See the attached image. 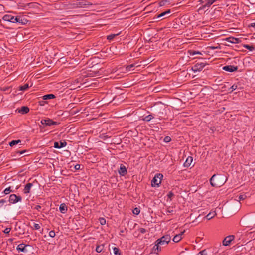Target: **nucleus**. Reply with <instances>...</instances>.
Segmentation results:
<instances>
[{"label":"nucleus","instance_id":"obj_1","mask_svg":"<svg viewBox=\"0 0 255 255\" xmlns=\"http://www.w3.org/2000/svg\"><path fill=\"white\" fill-rule=\"evenodd\" d=\"M226 181V178L222 175H213L210 179L211 185L213 187H220L224 185Z\"/></svg>","mask_w":255,"mask_h":255},{"label":"nucleus","instance_id":"obj_2","mask_svg":"<svg viewBox=\"0 0 255 255\" xmlns=\"http://www.w3.org/2000/svg\"><path fill=\"white\" fill-rule=\"evenodd\" d=\"M2 19L4 21H6L7 22H10L13 23H22V19L20 18V17L16 16L14 17L11 15L6 14L5 15Z\"/></svg>","mask_w":255,"mask_h":255},{"label":"nucleus","instance_id":"obj_3","mask_svg":"<svg viewBox=\"0 0 255 255\" xmlns=\"http://www.w3.org/2000/svg\"><path fill=\"white\" fill-rule=\"evenodd\" d=\"M163 176L162 174H156L151 182V186L152 187H158L161 183L162 179Z\"/></svg>","mask_w":255,"mask_h":255},{"label":"nucleus","instance_id":"obj_4","mask_svg":"<svg viewBox=\"0 0 255 255\" xmlns=\"http://www.w3.org/2000/svg\"><path fill=\"white\" fill-rule=\"evenodd\" d=\"M171 237L169 235H166L162 236L160 239L157 240L158 244H160L161 246H166L170 241Z\"/></svg>","mask_w":255,"mask_h":255},{"label":"nucleus","instance_id":"obj_5","mask_svg":"<svg viewBox=\"0 0 255 255\" xmlns=\"http://www.w3.org/2000/svg\"><path fill=\"white\" fill-rule=\"evenodd\" d=\"M206 65V63L205 62L197 63L192 67V70L194 72L200 71L204 68Z\"/></svg>","mask_w":255,"mask_h":255},{"label":"nucleus","instance_id":"obj_6","mask_svg":"<svg viewBox=\"0 0 255 255\" xmlns=\"http://www.w3.org/2000/svg\"><path fill=\"white\" fill-rule=\"evenodd\" d=\"M22 198L21 196H17L14 194L10 195L9 198V202L12 204H15L18 202H20Z\"/></svg>","mask_w":255,"mask_h":255},{"label":"nucleus","instance_id":"obj_7","mask_svg":"<svg viewBox=\"0 0 255 255\" xmlns=\"http://www.w3.org/2000/svg\"><path fill=\"white\" fill-rule=\"evenodd\" d=\"M41 123L42 125H44L48 126H50L52 125H56L58 124L57 122L53 121L52 120L49 119V118H47L45 119H42L41 121Z\"/></svg>","mask_w":255,"mask_h":255},{"label":"nucleus","instance_id":"obj_8","mask_svg":"<svg viewBox=\"0 0 255 255\" xmlns=\"http://www.w3.org/2000/svg\"><path fill=\"white\" fill-rule=\"evenodd\" d=\"M29 245H26L24 243L20 244L19 245H18L17 246V247L16 248V250L18 252H21L26 253L28 252L27 247H29Z\"/></svg>","mask_w":255,"mask_h":255},{"label":"nucleus","instance_id":"obj_9","mask_svg":"<svg viewBox=\"0 0 255 255\" xmlns=\"http://www.w3.org/2000/svg\"><path fill=\"white\" fill-rule=\"evenodd\" d=\"M234 238L235 236L234 235H229L226 237L223 241V245L225 246H229Z\"/></svg>","mask_w":255,"mask_h":255},{"label":"nucleus","instance_id":"obj_10","mask_svg":"<svg viewBox=\"0 0 255 255\" xmlns=\"http://www.w3.org/2000/svg\"><path fill=\"white\" fill-rule=\"evenodd\" d=\"M223 70L229 72H233L238 70V67L233 65H227L222 68Z\"/></svg>","mask_w":255,"mask_h":255},{"label":"nucleus","instance_id":"obj_11","mask_svg":"<svg viewBox=\"0 0 255 255\" xmlns=\"http://www.w3.org/2000/svg\"><path fill=\"white\" fill-rule=\"evenodd\" d=\"M171 13V11L170 9L162 12L161 13L158 14L157 16V18H162V19L169 17V14Z\"/></svg>","mask_w":255,"mask_h":255},{"label":"nucleus","instance_id":"obj_12","mask_svg":"<svg viewBox=\"0 0 255 255\" xmlns=\"http://www.w3.org/2000/svg\"><path fill=\"white\" fill-rule=\"evenodd\" d=\"M119 173L121 176H125L127 173V170L126 167L123 164H121L120 169L119 170Z\"/></svg>","mask_w":255,"mask_h":255},{"label":"nucleus","instance_id":"obj_13","mask_svg":"<svg viewBox=\"0 0 255 255\" xmlns=\"http://www.w3.org/2000/svg\"><path fill=\"white\" fill-rule=\"evenodd\" d=\"M66 145L67 143L65 141H60V142H55L54 144V147L55 148H61L66 146Z\"/></svg>","mask_w":255,"mask_h":255},{"label":"nucleus","instance_id":"obj_14","mask_svg":"<svg viewBox=\"0 0 255 255\" xmlns=\"http://www.w3.org/2000/svg\"><path fill=\"white\" fill-rule=\"evenodd\" d=\"M226 41L234 44L239 43L240 42L239 38H235L233 37H229L226 38Z\"/></svg>","mask_w":255,"mask_h":255},{"label":"nucleus","instance_id":"obj_15","mask_svg":"<svg viewBox=\"0 0 255 255\" xmlns=\"http://www.w3.org/2000/svg\"><path fill=\"white\" fill-rule=\"evenodd\" d=\"M161 245L160 244H158L157 240L155 242V245L153 247L152 252L155 254H158V253L161 250Z\"/></svg>","mask_w":255,"mask_h":255},{"label":"nucleus","instance_id":"obj_16","mask_svg":"<svg viewBox=\"0 0 255 255\" xmlns=\"http://www.w3.org/2000/svg\"><path fill=\"white\" fill-rule=\"evenodd\" d=\"M193 157L191 156H188L184 163V166L185 167H189L191 165Z\"/></svg>","mask_w":255,"mask_h":255},{"label":"nucleus","instance_id":"obj_17","mask_svg":"<svg viewBox=\"0 0 255 255\" xmlns=\"http://www.w3.org/2000/svg\"><path fill=\"white\" fill-rule=\"evenodd\" d=\"M33 186V184L31 183H28L26 184L23 190V192L25 194H28L30 192L31 188Z\"/></svg>","mask_w":255,"mask_h":255},{"label":"nucleus","instance_id":"obj_18","mask_svg":"<svg viewBox=\"0 0 255 255\" xmlns=\"http://www.w3.org/2000/svg\"><path fill=\"white\" fill-rule=\"evenodd\" d=\"M184 232H185V231L181 232V233H180L179 234L175 235L173 239V241L175 243H177V242H179L182 239V236L183 235Z\"/></svg>","mask_w":255,"mask_h":255},{"label":"nucleus","instance_id":"obj_19","mask_svg":"<svg viewBox=\"0 0 255 255\" xmlns=\"http://www.w3.org/2000/svg\"><path fill=\"white\" fill-rule=\"evenodd\" d=\"M60 212L63 214L66 213L67 211V207L65 204H61L59 207Z\"/></svg>","mask_w":255,"mask_h":255},{"label":"nucleus","instance_id":"obj_20","mask_svg":"<svg viewBox=\"0 0 255 255\" xmlns=\"http://www.w3.org/2000/svg\"><path fill=\"white\" fill-rule=\"evenodd\" d=\"M105 248V244H97L95 249V251L97 253H101L102 251L104 250Z\"/></svg>","mask_w":255,"mask_h":255},{"label":"nucleus","instance_id":"obj_21","mask_svg":"<svg viewBox=\"0 0 255 255\" xmlns=\"http://www.w3.org/2000/svg\"><path fill=\"white\" fill-rule=\"evenodd\" d=\"M29 111V109L28 107L22 106L20 110H19V113L22 114H27Z\"/></svg>","mask_w":255,"mask_h":255},{"label":"nucleus","instance_id":"obj_22","mask_svg":"<svg viewBox=\"0 0 255 255\" xmlns=\"http://www.w3.org/2000/svg\"><path fill=\"white\" fill-rule=\"evenodd\" d=\"M207 2L204 5H203L200 9H204L207 7H209L212 5L210 0H205Z\"/></svg>","mask_w":255,"mask_h":255},{"label":"nucleus","instance_id":"obj_23","mask_svg":"<svg viewBox=\"0 0 255 255\" xmlns=\"http://www.w3.org/2000/svg\"><path fill=\"white\" fill-rule=\"evenodd\" d=\"M216 215V213L215 211H211L209 214H207L206 217L208 220H210L212 218H213Z\"/></svg>","mask_w":255,"mask_h":255},{"label":"nucleus","instance_id":"obj_24","mask_svg":"<svg viewBox=\"0 0 255 255\" xmlns=\"http://www.w3.org/2000/svg\"><path fill=\"white\" fill-rule=\"evenodd\" d=\"M43 99L44 100H48V99H51L55 98V96L54 94H47L43 96Z\"/></svg>","mask_w":255,"mask_h":255},{"label":"nucleus","instance_id":"obj_25","mask_svg":"<svg viewBox=\"0 0 255 255\" xmlns=\"http://www.w3.org/2000/svg\"><path fill=\"white\" fill-rule=\"evenodd\" d=\"M120 34V32L117 33V34H112L110 35H109L107 36V39L108 40H113L116 36L119 35Z\"/></svg>","mask_w":255,"mask_h":255},{"label":"nucleus","instance_id":"obj_26","mask_svg":"<svg viewBox=\"0 0 255 255\" xmlns=\"http://www.w3.org/2000/svg\"><path fill=\"white\" fill-rule=\"evenodd\" d=\"M243 47L251 51H254L255 49L254 46L252 45H249L248 44H244Z\"/></svg>","mask_w":255,"mask_h":255},{"label":"nucleus","instance_id":"obj_27","mask_svg":"<svg viewBox=\"0 0 255 255\" xmlns=\"http://www.w3.org/2000/svg\"><path fill=\"white\" fill-rule=\"evenodd\" d=\"M154 117L152 116V115H149L148 116H145L143 119V120L146 122H149L152 119H153Z\"/></svg>","mask_w":255,"mask_h":255},{"label":"nucleus","instance_id":"obj_28","mask_svg":"<svg viewBox=\"0 0 255 255\" xmlns=\"http://www.w3.org/2000/svg\"><path fill=\"white\" fill-rule=\"evenodd\" d=\"M21 141L20 140H12L9 143V145L11 147H12L19 143H21Z\"/></svg>","mask_w":255,"mask_h":255},{"label":"nucleus","instance_id":"obj_29","mask_svg":"<svg viewBox=\"0 0 255 255\" xmlns=\"http://www.w3.org/2000/svg\"><path fill=\"white\" fill-rule=\"evenodd\" d=\"M190 56H193L196 54H200L201 55V53L199 51H194V50H189L188 51Z\"/></svg>","mask_w":255,"mask_h":255},{"label":"nucleus","instance_id":"obj_30","mask_svg":"<svg viewBox=\"0 0 255 255\" xmlns=\"http://www.w3.org/2000/svg\"><path fill=\"white\" fill-rule=\"evenodd\" d=\"M92 5L91 4H90L89 2H80L79 3V5L81 7H85L87 5Z\"/></svg>","mask_w":255,"mask_h":255},{"label":"nucleus","instance_id":"obj_31","mask_svg":"<svg viewBox=\"0 0 255 255\" xmlns=\"http://www.w3.org/2000/svg\"><path fill=\"white\" fill-rule=\"evenodd\" d=\"M135 67V65L134 64H132L127 66L126 67V69L127 71H130L132 70V68Z\"/></svg>","mask_w":255,"mask_h":255},{"label":"nucleus","instance_id":"obj_32","mask_svg":"<svg viewBox=\"0 0 255 255\" xmlns=\"http://www.w3.org/2000/svg\"><path fill=\"white\" fill-rule=\"evenodd\" d=\"M29 88L28 84H25L23 86H21L19 87V90L21 91H25L26 90Z\"/></svg>","mask_w":255,"mask_h":255},{"label":"nucleus","instance_id":"obj_33","mask_svg":"<svg viewBox=\"0 0 255 255\" xmlns=\"http://www.w3.org/2000/svg\"><path fill=\"white\" fill-rule=\"evenodd\" d=\"M7 202V201L5 199L0 200V208H2Z\"/></svg>","mask_w":255,"mask_h":255},{"label":"nucleus","instance_id":"obj_34","mask_svg":"<svg viewBox=\"0 0 255 255\" xmlns=\"http://www.w3.org/2000/svg\"><path fill=\"white\" fill-rule=\"evenodd\" d=\"M237 88V85L236 84H234L232 85L229 89V92L231 93L233 91L235 90Z\"/></svg>","mask_w":255,"mask_h":255},{"label":"nucleus","instance_id":"obj_35","mask_svg":"<svg viewBox=\"0 0 255 255\" xmlns=\"http://www.w3.org/2000/svg\"><path fill=\"white\" fill-rule=\"evenodd\" d=\"M14 192V191H12L11 189V187H9L8 188H6L4 190V193L5 194L7 195L8 194H9L10 192Z\"/></svg>","mask_w":255,"mask_h":255},{"label":"nucleus","instance_id":"obj_36","mask_svg":"<svg viewBox=\"0 0 255 255\" xmlns=\"http://www.w3.org/2000/svg\"><path fill=\"white\" fill-rule=\"evenodd\" d=\"M133 213L135 215H138L140 213V209L137 207L133 210Z\"/></svg>","mask_w":255,"mask_h":255},{"label":"nucleus","instance_id":"obj_37","mask_svg":"<svg viewBox=\"0 0 255 255\" xmlns=\"http://www.w3.org/2000/svg\"><path fill=\"white\" fill-rule=\"evenodd\" d=\"M99 220L101 225H104L106 224V219L104 218H100Z\"/></svg>","mask_w":255,"mask_h":255},{"label":"nucleus","instance_id":"obj_38","mask_svg":"<svg viewBox=\"0 0 255 255\" xmlns=\"http://www.w3.org/2000/svg\"><path fill=\"white\" fill-rule=\"evenodd\" d=\"M113 251L114 253L117 255H120V250L117 247H114L113 248Z\"/></svg>","mask_w":255,"mask_h":255},{"label":"nucleus","instance_id":"obj_39","mask_svg":"<svg viewBox=\"0 0 255 255\" xmlns=\"http://www.w3.org/2000/svg\"><path fill=\"white\" fill-rule=\"evenodd\" d=\"M247 198V196L245 194H242L239 195L238 199L239 200H243Z\"/></svg>","mask_w":255,"mask_h":255},{"label":"nucleus","instance_id":"obj_40","mask_svg":"<svg viewBox=\"0 0 255 255\" xmlns=\"http://www.w3.org/2000/svg\"><path fill=\"white\" fill-rule=\"evenodd\" d=\"M171 140L170 137L167 136L164 137V141L166 143H168Z\"/></svg>","mask_w":255,"mask_h":255},{"label":"nucleus","instance_id":"obj_41","mask_svg":"<svg viewBox=\"0 0 255 255\" xmlns=\"http://www.w3.org/2000/svg\"><path fill=\"white\" fill-rule=\"evenodd\" d=\"M49 236L51 238H54L55 236V232L54 230L49 232Z\"/></svg>","mask_w":255,"mask_h":255},{"label":"nucleus","instance_id":"obj_42","mask_svg":"<svg viewBox=\"0 0 255 255\" xmlns=\"http://www.w3.org/2000/svg\"><path fill=\"white\" fill-rule=\"evenodd\" d=\"M197 255H207V252L205 250L199 252Z\"/></svg>","mask_w":255,"mask_h":255},{"label":"nucleus","instance_id":"obj_43","mask_svg":"<svg viewBox=\"0 0 255 255\" xmlns=\"http://www.w3.org/2000/svg\"><path fill=\"white\" fill-rule=\"evenodd\" d=\"M33 228L35 230H39L40 228V226L39 224L34 223Z\"/></svg>","mask_w":255,"mask_h":255},{"label":"nucleus","instance_id":"obj_44","mask_svg":"<svg viewBox=\"0 0 255 255\" xmlns=\"http://www.w3.org/2000/svg\"><path fill=\"white\" fill-rule=\"evenodd\" d=\"M174 196V194L173 192H170L167 195L168 198L171 200L173 196Z\"/></svg>","mask_w":255,"mask_h":255},{"label":"nucleus","instance_id":"obj_45","mask_svg":"<svg viewBox=\"0 0 255 255\" xmlns=\"http://www.w3.org/2000/svg\"><path fill=\"white\" fill-rule=\"evenodd\" d=\"M11 231V228H6L5 229V230H4V233L6 234H8L9 233V232H10Z\"/></svg>","mask_w":255,"mask_h":255},{"label":"nucleus","instance_id":"obj_46","mask_svg":"<svg viewBox=\"0 0 255 255\" xmlns=\"http://www.w3.org/2000/svg\"><path fill=\"white\" fill-rule=\"evenodd\" d=\"M173 210L171 209L170 207L168 208L166 211V213L167 214H168L169 213H171L173 212Z\"/></svg>","mask_w":255,"mask_h":255},{"label":"nucleus","instance_id":"obj_47","mask_svg":"<svg viewBox=\"0 0 255 255\" xmlns=\"http://www.w3.org/2000/svg\"><path fill=\"white\" fill-rule=\"evenodd\" d=\"M139 231L142 234L145 233L146 232V229L143 228H140Z\"/></svg>","mask_w":255,"mask_h":255},{"label":"nucleus","instance_id":"obj_48","mask_svg":"<svg viewBox=\"0 0 255 255\" xmlns=\"http://www.w3.org/2000/svg\"><path fill=\"white\" fill-rule=\"evenodd\" d=\"M27 152V150H22L21 151H18L17 153H19L20 154H23L24 153H25Z\"/></svg>","mask_w":255,"mask_h":255},{"label":"nucleus","instance_id":"obj_49","mask_svg":"<svg viewBox=\"0 0 255 255\" xmlns=\"http://www.w3.org/2000/svg\"><path fill=\"white\" fill-rule=\"evenodd\" d=\"M41 208V206H40L39 205H36L35 207H34V209L38 211H39Z\"/></svg>","mask_w":255,"mask_h":255},{"label":"nucleus","instance_id":"obj_50","mask_svg":"<svg viewBox=\"0 0 255 255\" xmlns=\"http://www.w3.org/2000/svg\"><path fill=\"white\" fill-rule=\"evenodd\" d=\"M80 168V164H76L75 165L74 168L75 170H79Z\"/></svg>","mask_w":255,"mask_h":255},{"label":"nucleus","instance_id":"obj_51","mask_svg":"<svg viewBox=\"0 0 255 255\" xmlns=\"http://www.w3.org/2000/svg\"><path fill=\"white\" fill-rule=\"evenodd\" d=\"M250 26L255 28V23H252L250 24Z\"/></svg>","mask_w":255,"mask_h":255},{"label":"nucleus","instance_id":"obj_52","mask_svg":"<svg viewBox=\"0 0 255 255\" xmlns=\"http://www.w3.org/2000/svg\"><path fill=\"white\" fill-rule=\"evenodd\" d=\"M198 2L200 3V4H202L204 2L203 0H199Z\"/></svg>","mask_w":255,"mask_h":255},{"label":"nucleus","instance_id":"obj_53","mask_svg":"<svg viewBox=\"0 0 255 255\" xmlns=\"http://www.w3.org/2000/svg\"><path fill=\"white\" fill-rule=\"evenodd\" d=\"M121 233H123V232H124V231L122 230V231H121Z\"/></svg>","mask_w":255,"mask_h":255}]
</instances>
